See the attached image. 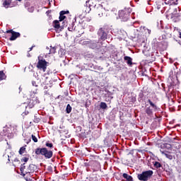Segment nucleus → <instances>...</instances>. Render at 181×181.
I'll return each instance as SVG.
<instances>
[{
  "label": "nucleus",
  "instance_id": "nucleus-12",
  "mask_svg": "<svg viewBox=\"0 0 181 181\" xmlns=\"http://www.w3.org/2000/svg\"><path fill=\"white\" fill-rule=\"evenodd\" d=\"M68 30H69V32H77V30H78L77 27H74V21H72L71 25L68 27Z\"/></svg>",
  "mask_w": 181,
  "mask_h": 181
},
{
  "label": "nucleus",
  "instance_id": "nucleus-47",
  "mask_svg": "<svg viewBox=\"0 0 181 181\" xmlns=\"http://www.w3.org/2000/svg\"><path fill=\"white\" fill-rule=\"evenodd\" d=\"M120 179H122V177H120Z\"/></svg>",
  "mask_w": 181,
  "mask_h": 181
},
{
  "label": "nucleus",
  "instance_id": "nucleus-39",
  "mask_svg": "<svg viewBox=\"0 0 181 181\" xmlns=\"http://www.w3.org/2000/svg\"><path fill=\"white\" fill-rule=\"evenodd\" d=\"M30 139H28V141L26 142V144H29V142H30Z\"/></svg>",
  "mask_w": 181,
  "mask_h": 181
},
{
  "label": "nucleus",
  "instance_id": "nucleus-17",
  "mask_svg": "<svg viewBox=\"0 0 181 181\" xmlns=\"http://www.w3.org/2000/svg\"><path fill=\"white\" fill-rule=\"evenodd\" d=\"M153 165L156 169H159V168H162V164L158 161H153Z\"/></svg>",
  "mask_w": 181,
  "mask_h": 181
},
{
  "label": "nucleus",
  "instance_id": "nucleus-25",
  "mask_svg": "<svg viewBox=\"0 0 181 181\" xmlns=\"http://www.w3.org/2000/svg\"><path fill=\"white\" fill-rule=\"evenodd\" d=\"M163 32L165 33V35H170V28H165Z\"/></svg>",
  "mask_w": 181,
  "mask_h": 181
},
{
  "label": "nucleus",
  "instance_id": "nucleus-6",
  "mask_svg": "<svg viewBox=\"0 0 181 181\" xmlns=\"http://www.w3.org/2000/svg\"><path fill=\"white\" fill-rule=\"evenodd\" d=\"M6 33L11 34V36L9 38V40H11V41L16 40V39H18V37H21V33H18V32H15V31H13V30H6Z\"/></svg>",
  "mask_w": 181,
  "mask_h": 181
},
{
  "label": "nucleus",
  "instance_id": "nucleus-42",
  "mask_svg": "<svg viewBox=\"0 0 181 181\" xmlns=\"http://www.w3.org/2000/svg\"><path fill=\"white\" fill-rule=\"evenodd\" d=\"M179 37L181 39V33H180Z\"/></svg>",
  "mask_w": 181,
  "mask_h": 181
},
{
  "label": "nucleus",
  "instance_id": "nucleus-46",
  "mask_svg": "<svg viewBox=\"0 0 181 181\" xmlns=\"http://www.w3.org/2000/svg\"><path fill=\"white\" fill-rule=\"evenodd\" d=\"M58 98H60V95L58 96Z\"/></svg>",
  "mask_w": 181,
  "mask_h": 181
},
{
  "label": "nucleus",
  "instance_id": "nucleus-38",
  "mask_svg": "<svg viewBox=\"0 0 181 181\" xmlns=\"http://www.w3.org/2000/svg\"><path fill=\"white\" fill-rule=\"evenodd\" d=\"M147 33H148V35H151V30L147 29Z\"/></svg>",
  "mask_w": 181,
  "mask_h": 181
},
{
  "label": "nucleus",
  "instance_id": "nucleus-18",
  "mask_svg": "<svg viewBox=\"0 0 181 181\" xmlns=\"http://www.w3.org/2000/svg\"><path fill=\"white\" fill-rule=\"evenodd\" d=\"M6 75L4 73V71H0V81L6 80Z\"/></svg>",
  "mask_w": 181,
  "mask_h": 181
},
{
  "label": "nucleus",
  "instance_id": "nucleus-16",
  "mask_svg": "<svg viewBox=\"0 0 181 181\" xmlns=\"http://www.w3.org/2000/svg\"><path fill=\"white\" fill-rule=\"evenodd\" d=\"M11 4H12V0H6L4 1L3 5L4 8H9Z\"/></svg>",
  "mask_w": 181,
  "mask_h": 181
},
{
  "label": "nucleus",
  "instance_id": "nucleus-3",
  "mask_svg": "<svg viewBox=\"0 0 181 181\" xmlns=\"http://www.w3.org/2000/svg\"><path fill=\"white\" fill-rule=\"evenodd\" d=\"M153 175V171L152 170H148L143 171L141 173L138 174L137 178L140 181H148Z\"/></svg>",
  "mask_w": 181,
  "mask_h": 181
},
{
  "label": "nucleus",
  "instance_id": "nucleus-33",
  "mask_svg": "<svg viewBox=\"0 0 181 181\" xmlns=\"http://www.w3.org/2000/svg\"><path fill=\"white\" fill-rule=\"evenodd\" d=\"M171 4H173V5H177V2L179 0H170Z\"/></svg>",
  "mask_w": 181,
  "mask_h": 181
},
{
  "label": "nucleus",
  "instance_id": "nucleus-45",
  "mask_svg": "<svg viewBox=\"0 0 181 181\" xmlns=\"http://www.w3.org/2000/svg\"><path fill=\"white\" fill-rule=\"evenodd\" d=\"M54 170H56V167H54Z\"/></svg>",
  "mask_w": 181,
  "mask_h": 181
},
{
  "label": "nucleus",
  "instance_id": "nucleus-19",
  "mask_svg": "<svg viewBox=\"0 0 181 181\" xmlns=\"http://www.w3.org/2000/svg\"><path fill=\"white\" fill-rule=\"evenodd\" d=\"M98 42L97 41L90 43V47L91 49H97L98 47Z\"/></svg>",
  "mask_w": 181,
  "mask_h": 181
},
{
  "label": "nucleus",
  "instance_id": "nucleus-30",
  "mask_svg": "<svg viewBox=\"0 0 181 181\" xmlns=\"http://www.w3.org/2000/svg\"><path fill=\"white\" fill-rule=\"evenodd\" d=\"M32 139H33V142H37V137H36V136H35V135H33V134H32Z\"/></svg>",
  "mask_w": 181,
  "mask_h": 181
},
{
  "label": "nucleus",
  "instance_id": "nucleus-34",
  "mask_svg": "<svg viewBox=\"0 0 181 181\" xmlns=\"http://www.w3.org/2000/svg\"><path fill=\"white\" fill-rule=\"evenodd\" d=\"M66 13H69V11H60L59 14L60 15H66Z\"/></svg>",
  "mask_w": 181,
  "mask_h": 181
},
{
  "label": "nucleus",
  "instance_id": "nucleus-1",
  "mask_svg": "<svg viewBox=\"0 0 181 181\" xmlns=\"http://www.w3.org/2000/svg\"><path fill=\"white\" fill-rule=\"evenodd\" d=\"M148 103L150 105V106H148V105H146L145 107V113L148 117H152L153 115V111H160V108L156 105V104L153 103L151 99L148 100Z\"/></svg>",
  "mask_w": 181,
  "mask_h": 181
},
{
  "label": "nucleus",
  "instance_id": "nucleus-21",
  "mask_svg": "<svg viewBox=\"0 0 181 181\" xmlns=\"http://www.w3.org/2000/svg\"><path fill=\"white\" fill-rule=\"evenodd\" d=\"M107 107V103L104 102L100 103V107L102 108V110H106Z\"/></svg>",
  "mask_w": 181,
  "mask_h": 181
},
{
  "label": "nucleus",
  "instance_id": "nucleus-35",
  "mask_svg": "<svg viewBox=\"0 0 181 181\" xmlns=\"http://www.w3.org/2000/svg\"><path fill=\"white\" fill-rule=\"evenodd\" d=\"M32 84L34 87H37V84H36V81H33Z\"/></svg>",
  "mask_w": 181,
  "mask_h": 181
},
{
  "label": "nucleus",
  "instance_id": "nucleus-8",
  "mask_svg": "<svg viewBox=\"0 0 181 181\" xmlns=\"http://www.w3.org/2000/svg\"><path fill=\"white\" fill-rule=\"evenodd\" d=\"M20 171L23 177H25V176H29L28 168L25 165V163L21 165L20 168Z\"/></svg>",
  "mask_w": 181,
  "mask_h": 181
},
{
  "label": "nucleus",
  "instance_id": "nucleus-40",
  "mask_svg": "<svg viewBox=\"0 0 181 181\" xmlns=\"http://www.w3.org/2000/svg\"><path fill=\"white\" fill-rule=\"evenodd\" d=\"M46 13H47V15H49V13H50V11H47L46 12Z\"/></svg>",
  "mask_w": 181,
  "mask_h": 181
},
{
  "label": "nucleus",
  "instance_id": "nucleus-29",
  "mask_svg": "<svg viewBox=\"0 0 181 181\" xmlns=\"http://www.w3.org/2000/svg\"><path fill=\"white\" fill-rule=\"evenodd\" d=\"M45 146H47L48 148H53V143L47 142L45 144Z\"/></svg>",
  "mask_w": 181,
  "mask_h": 181
},
{
  "label": "nucleus",
  "instance_id": "nucleus-9",
  "mask_svg": "<svg viewBox=\"0 0 181 181\" xmlns=\"http://www.w3.org/2000/svg\"><path fill=\"white\" fill-rule=\"evenodd\" d=\"M28 168L29 176H33V173H35V172L37 170V166H36V165L34 164H30L29 166H28Z\"/></svg>",
  "mask_w": 181,
  "mask_h": 181
},
{
  "label": "nucleus",
  "instance_id": "nucleus-28",
  "mask_svg": "<svg viewBox=\"0 0 181 181\" xmlns=\"http://www.w3.org/2000/svg\"><path fill=\"white\" fill-rule=\"evenodd\" d=\"M165 156L166 158H168V159H170V160H172V159H173V156L170 155V154H168V153H165Z\"/></svg>",
  "mask_w": 181,
  "mask_h": 181
},
{
  "label": "nucleus",
  "instance_id": "nucleus-41",
  "mask_svg": "<svg viewBox=\"0 0 181 181\" xmlns=\"http://www.w3.org/2000/svg\"><path fill=\"white\" fill-rule=\"evenodd\" d=\"M8 162H11V160L9 159V156H8Z\"/></svg>",
  "mask_w": 181,
  "mask_h": 181
},
{
  "label": "nucleus",
  "instance_id": "nucleus-26",
  "mask_svg": "<svg viewBox=\"0 0 181 181\" xmlns=\"http://www.w3.org/2000/svg\"><path fill=\"white\" fill-rule=\"evenodd\" d=\"M28 160H29V155L26 156L25 157H23L22 159H21V162H28Z\"/></svg>",
  "mask_w": 181,
  "mask_h": 181
},
{
  "label": "nucleus",
  "instance_id": "nucleus-2",
  "mask_svg": "<svg viewBox=\"0 0 181 181\" xmlns=\"http://www.w3.org/2000/svg\"><path fill=\"white\" fill-rule=\"evenodd\" d=\"M35 155H42L45 159H50L53 158V151L47 150V148H37L35 149Z\"/></svg>",
  "mask_w": 181,
  "mask_h": 181
},
{
  "label": "nucleus",
  "instance_id": "nucleus-20",
  "mask_svg": "<svg viewBox=\"0 0 181 181\" xmlns=\"http://www.w3.org/2000/svg\"><path fill=\"white\" fill-rule=\"evenodd\" d=\"M71 110H72L71 106L70 105V104H68L66 108V114H70V112H71Z\"/></svg>",
  "mask_w": 181,
  "mask_h": 181
},
{
  "label": "nucleus",
  "instance_id": "nucleus-37",
  "mask_svg": "<svg viewBox=\"0 0 181 181\" xmlns=\"http://www.w3.org/2000/svg\"><path fill=\"white\" fill-rule=\"evenodd\" d=\"M14 162H18L19 163H21V161L19 160V158H15Z\"/></svg>",
  "mask_w": 181,
  "mask_h": 181
},
{
  "label": "nucleus",
  "instance_id": "nucleus-44",
  "mask_svg": "<svg viewBox=\"0 0 181 181\" xmlns=\"http://www.w3.org/2000/svg\"><path fill=\"white\" fill-rule=\"evenodd\" d=\"M67 95H69V93H66V97H67Z\"/></svg>",
  "mask_w": 181,
  "mask_h": 181
},
{
  "label": "nucleus",
  "instance_id": "nucleus-13",
  "mask_svg": "<svg viewBox=\"0 0 181 181\" xmlns=\"http://www.w3.org/2000/svg\"><path fill=\"white\" fill-rule=\"evenodd\" d=\"M124 60L126 62L127 64L129 66H132V59L131 57L125 56L124 57Z\"/></svg>",
  "mask_w": 181,
  "mask_h": 181
},
{
  "label": "nucleus",
  "instance_id": "nucleus-11",
  "mask_svg": "<svg viewBox=\"0 0 181 181\" xmlns=\"http://www.w3.org/2000/svg\"><path fill=\"white\" fill-rule=\"evenodd\" d=\"M39 103H40L39 101V98H37V97L33 98L32 99L30 100L28 107H30V108H33V107H35L36 104H39Z\"/></svg>",
  "mask_w": 181,
  "mask_h": 181
},
{
  "label": "nucleus",
  "instance_id": "nucleus-7",
  "mask_svg": "<svg viewBox=\"0 0 181 181\" xmlns=\"http://www.w3.org/2000/svg\"><path fill=\"white\" fill-rule=\"evenodd\" d=\"M98 35L100 36L101 40H107V38L108 37V35L105 32V28H100L98 31Z\"/></svg>",
  "mask_w": 181,
  "mask_h": 181
},
{
  "label": "nucleus",
  "instance_id": "nucleus-5",
  "mask_svg": "<svg viewBox=\"0 0 181 181\" xmlns=\"http://www.w3.org/2000/svg\"><path fill=\"white\" fill-rule=\"evenodd\" d=\"M131 13L128 10H121L119 11V19H121L123 22H127L129 19V15Z\"/></svg>",
  "mask_w": 181,
  "mask_h": 181
},
{
  "label": "nucleus",
  "instance_id": "nucleus-23",
  "mask_svg": "<svg viewBox=\"0 0 181 181\" xmlns=\"http://www.w3.org/2000/svg\"><path fill=\"white\" fill-rule=\"evenodd\" d=\"M32 176H33V175H27V176H25V177H24V179H25L26 181H35V180L32 179Z\"/></svg>",
  "mask_w": 181,
  "mask_h": 181
},
{
  "label": "nucleus",
  "instance_id": "nucleus-32",
  "mask_svg": "<svg viewBox=\"0 0 181 181\" xmlns=\"http://www.w3.org/2000/svg\"><path fill=\"white\" fill-rule=\"evenodd\" d=\"M47 170L48 172H50L51 173H52L53 172V167H52V165H49L47 167Z\"/></svg>",
  "mask_w": 181,
  "mask_h": 181
},
{
  "label": "nucleus",
  "instance_id": "nucleus-27",
  "mask_svg": "<svg viewBox=\"0 0 181 181\" xmlns=\"http://www.w3.org/2000/svg\"><path fill=\"white\" fill-rule=\"evenodd\" d=\"M65 18H66V16L59 14V22H62V21H64Z\"/></svg>",
  "mask_w": 181,
  "mask_h": 181
},
{
  "label": "nucleus",
  "instance_id": "nucleus-31",
  "mask_svg": "<svg viewBox=\"0 0 181 181\" xmlns=\"http://www.w3.org/2000/svg\"><path fill=\"white\" fill-rule=\"evenodd\" d=\"M62 23L63 25L61 26V29H64V28H67V24H66L67 23V22L64 21Z\"/></svg>",
  "mask_w": 181,
  "mask_h": 181
},
{
  "label": "nucleus",
  "instance_id": "nucleus-24",
  "mask_svg": "<svg viewBox=\"0 0 181 181\" xmlns=\"http://www.w3.org/2000/svg\"><path fill=\"white\" fill-rule=\"evenodd\" d=\"M54 53H56V47H51V49H49V54H54Z\"/></svg>",
  "mask_w": 181,
  "mask_h": 181
},
{
  "label": "nucleus",
  "instance_id": "nucleus-43",
  "mask_svg": "<svg viewBox=\"0 0 181 181\" xmlns=\"http://www.w3.org/2000/svg\"><path fill=\"white\" fill-rule=\"evenodd\" d=\"M16 1H18V2H22V0H16Z\"/></svg>",
  "mask_w": 181,
  "mask_h": 181
},
{
  "label": "nucleus",
  "instance_id": "nucleus-15",
  "mask_svg": "<svg viewBox=\"0 0 181 181\" xmlns=\"http://www.w3.org/2000/svg\"><path fill=\"white\" fill-rule=\"evenodd\" d=\"M53 26L55 29H60L62 26H60V22L57 20L53 21Z\"/></svg>",
  "mask_w": 181,
  "mask_h": 181
},
{
  "label": "nucleus",
  "instance_id": "nucleus-4",
  "mask_svg": "<svg viewBox=\"0 0 181 181\" xmlns=\"http://www.w3.org/2000/svg\"><path fill=\"white\" fill-rule=\"evenodd\" d=\"M47 64H49V62H47L46 59H40V57H38V62L36 66L38 70H42L45 73L46 70H47Z\"/></svg>",
  "mask_w": 181,
  "mask_h": 181
},
{
  "label": "nucleus",
  "instance_id": "nucleus-10",
  "mask_svg": "<svg viewBox=\"0 0 181 181\" xmlns=\"http://www.w3.org/2000/svg\"><path fill=\"white\" fill-rule=\"evenodd\" d=\"M95 13L101 18V16L104 15V8H103V6L99 5L98 7H96L95 8Z\"/></svg>",
  "mask_w": 181,
  "mask_h": 181
},
{
  "label": "nucleus",
  "instance_id": "nucleus-36",
  "mask_svg": "<svg viewBox=\"0 0 181 181\" xmlns=\"http://www.w3.org/2000/svg\"><path fill=\"white\" fill-rule=\"evenodd\" d=\"M33 47H35V45H33L31 47L29 48V52H32V50H33Z\"/></svg>",
  "mask_w": 181,
  "mask_h": 181
},
{
  "label": "nucleus",
  "instance_id": "nucleus-14",
  "mask_svg": "<svg viewBox=\"0 0 181 181\" xmlns=\"http://www.w3.org/2000/svg\"><path fill=\"white\" fill-rule=\"evenodd\" d=\"M122 177H124V179H126V181H134V178L132 177V176L128 175L127 173H123Z\"/></svg>",
  "mask_w": 181,
  "mask_h": 181
},
{
  "label": "nucleus",
  "instance_id": "nucleus-22",
  "mask_svg": "<svg viewBox=\"0 0 181 181\" xmlns=\"http://www.w3.org/2000/svg\"><path fill=\"white\" fill-rule=\"evenodd\" d=\"M26 151V148H25V146L21 147L18 153L20 155H23V153H25V151Z\"/></svg>",
  "mask_w": 181,
  "mask_h": 181
}]
</instances>
